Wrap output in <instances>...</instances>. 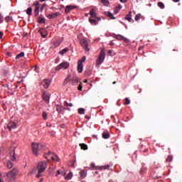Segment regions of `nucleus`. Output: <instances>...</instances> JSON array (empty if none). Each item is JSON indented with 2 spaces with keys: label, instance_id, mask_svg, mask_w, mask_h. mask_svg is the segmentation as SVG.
I'll list each match as a JSON object with an SVG mask.
<instances>
[{
  "label": "nucleus",
  "instance_id": "1",
  "mask_svg": "<svg viewBox=\"0 0 182 182\" xmlns=\"http://www.w3.org/2000/svg\"><path fill=\"white\" fill-rule=\"evenodd\" d=\"M16 174H18V169L14 168L11 171L6 173V176L8 178L9 181H11L12 180H15V178L16 177Z\"/></svg>",
  "mask_w": 182,
  "mask_h": 182
},
{
  "label": "nucleus",
  "instance_id": "2",
  "mask_svg": "<svg viewBox=\"0 0 182 182\" xmlns=\"http://www.w3.org/2000/svg\"><path fill=\"white\" fill-rule=\"evenodd\" d=\"M32 146V150H33V154H35L36 156H38V151H39V150L41 149H42V147H43V145L42 144H39L38 143H33L31 144Z\"/></svg>",
  "mask_w": 182,
  "mask_h": 182
},
{
  "label": "nucleus",
  "instance_id": "3",
  "mask_svg": "<svg viewBox=\"0 0 182 182\" xmlns=\"http://www.w3.org/2000/svg\"><path fill=\"white\" fill-rule=\"evenodd\" d=\"M106 56V53L105 52V50H101L100 53V55L98 57V58L97 59L96 63L97 65H102V63H103V61L105 60V58Z\"/></svg>",
  "mask_w": 182,
  "mask_h": 182
},
{
  "label": "nucleus",
  "instance_id": "4",
  "mask_svg": "<svg viewBox=\"0 0 182 182\" xmlns=\"http://www.w3.org/2000/svg\"><path fill=\"white\" fill-rule=\"evenodd\" d=\"M37 169L38 171V173H43V171L46 170V161H41L38 163L37 166Z\"/></svg>",
  "mask_w": 182,
  "mask_h": 182
},
{
  "label": "nucleus",
  "instance_id": "5",
  "mask_svg": "<svg viewBox=\"0 0 182 182\" xmlns=\"http://www.w3.org/2000/svg\"><path fill=\"white\" fill-rule=\"evenodd\" d=\"M80 43L86 52H89L90 49L88 47L89 43L86 38L81 39Z\"/></svg>",
  "mask_w": 182,
  "mask_h": 182
},
{
  "label": "nucleus",
  "instance_id": "6",
  "mask_svg": "<svg viewBox=\"0 0 182 182\" xmlns=\"http://www.w3.org/2000/svg\"><path fill=\"white\" fill-rule=\"evenodd\" d=\"M9 159L11 161H15L16 160V156H15V147L12 146L9 149Z\"/></svg>",
  "mask_w": 182,
  "mask_h": 182
},
{
  "label": "nucleus",
  "instance_id": "7",
  "mask_svg": "<svg viewBox=\"0 0 182 182\" xmlns=\"http://www.w3.org/2000/svg\"><path fill=\"white\" fill-rule=\"evenodd\" d=\"M63 40L60 38H58L55 39V41L53 42V46H51L52 49H56V48H59L60 44L62 43Z\"/></svg>",
  "mask_w": 182,
  "mask_h": 182
},
{
  "label": "nucleus",
  "instance_id": "8",
  "mask_svg": "<svg viewBox=\"0 0 182 182\" xmlns=\"http://www.w3.org/2000/svg\"><path fill=\"white\" fill-rule=\"evenodd\" d=\"M68 68H69V63H62L56 66L55 70H60V69H68Z\"/></svg>",
  "mask_w": 182,
  "mask_h": 182
},
{
  "label": "nucleus",
  "instance_id": "9",
  "mask_svg": "<svg viewBox=\"0 0 182 182\" xmlns=\"http://www.w3.org/2000/svg\"><path fill=\"white\" fill-rule=\"evenodd\" d=\"M33 5L36 6L34 9V15L35 16H38V15H39V9H41V4L38 1H35Z\"/></svg>",
  "mask_w": 182,
  "mask_h": 182
},
{
  "label": "nucleus",
  "instance_id": "10",
  "mask_svg": "<svg viewBox=\"0 0 182 182\" xmlns=\"http://www.w3.org/2000/svg\"><path fill=\"white\" fill-rule=\"evenodd\" d=\"M7 129H9V132L13 130V129H16V123L14 122H10L7 124Z\"/></svg>",
  "mask_w": 182,
  "mask_h": 182
},
{
  "label": "nucleus",
  "instance_id": "11",
  "mask_svg": "<svg viewBox=\"0 0 182 182\" xmlns=\"http://www.w3.org/2000/svg\"><path fill=\"white\" fill-rule=\"evenodd\" d=\"M74 86H76L79 83V77L76 75H73L72 79L70 80Z\"/></svg>",
  "mask_w": 182,
  "mask_h": 182
},
{
  "label": "nucleus",
  "instance_id": "12",
  "mask_svg": "<svg viewBox=\"0 0 182 182\" xmlns=\"http://www.w3.org/2000/svg\"><path fill=\"white\" fill-rule=\"evenodd\" d=\"M58 16H60V12L48 14L47 18H48V19H55V18H58Z\"/></svg>",
  "mask_w": 182,
  "mask_h": 182
},
{
  "label": "nucleus",
  "instance_id": "13",
  "mask_svg": "<svg viewBox=\"0 0 182 182\" xmlns=\"http://www.w3.org/2000/svg\"><path fill=\"white\" fill-rule=\"evenodd\" d=\"M41 85L45 87V89H48L50 85V80H43L41 82Z\"/></svg>",
  "mask_w": 182,
  "mask_h": 182
},
{
  "label": "nucleus",
  "instance_id": "14",
  "mask_svg": "<svg viewBox=\"0 0 182 182\" xmlns=\"http://www.w3.org/2000/svg\"><path fill=\"white\" fill-rule=\"evenodd\" d=\"M50 98V95L46 92L43 93V99L46 103H49V99Z\"/></svg>",
  "mask_w": 182,
  "mask_h": 182
},
{
  "label": "nucleus",
  "instance_id": "15",
  "mask_svg": "<svg viewBox=\"0 0 182 182\" xmlns=\"http://www.w3.org/2000/svg\"><path fill=\"white\" fill-rule=\"evenodd\" d=\"M77 70L79 73H82V72H83V63L81 62L77 63Z\"/></svg>",
  "mask_w": 182,
  "mask_h": 182
},
{
  "label": "nucleus",
  "instance_id": "16",
  "mask_svg": "<svg viewBox=\"0 0 182 182\" xmlns=\"http://www.w3.org/2000/svg\"><path fill=\"white\" fill-rule=\"evenodd\" d=\"M90 15L91 16V18H97V14H96V10L92 9L90 11Z\"/></svg>",
  "mask_w": 182,
  "mask_h": 182
},
{
  "label": "nucleus",
  "instance_id": "17",
  "mask_svg": "<svg viewBox=\"0 0 182 182\" xmlns=\"http://www.w3.org/2000/svg\"><path fill=\"white\" fill-rule=\"evenodd\" d=\"M89 22H90V23H91V25H94V26H96L98 23H97V19L92 18H89Z\"/></svg>",
  "mask_w": 182,
  "mask_h": 182
},
{
  "label": "nucleus",
  "instance_id": "18",
  "mask_svg": "<svg viewBox=\"0 0 182 182\" xmlns=\"http://www.w3.org/2000/svg\"><path fill=\"white\" fill-rule=\"evenodd\" d=\"M75 9V7L73 6H67L65 7V14H69L70 11Z\"/></svg>",
  "mask_w": 182,
  "mask_h": 182
},
{
  "label": "nucleus",
  "instance_id": "19",
  "mask_svg": "<svg viewBox=\"0 0 182 182\" xmlns=\"http://www.w3.org/2000/svg\"><path fill=\"white\" fill-rule=\"evenodd\" d=\"M122 8H123V6L121 4H119L118 6H117L114 9V12L115 14H118L119 11H120V9H122Z\"/></svg>",
  "mask_w": 182,
  "mask_h": 182
},
{
  "label": "nucleus",
  "instance_id": "20",
  "mask_svg": "<svg viewBox=\"0 0 182 182\" xmlns=\"http://www.w3.org/2000/svg\"><path fill=\"white\" fill-rule=\"evenodd\" d=\"M105 15L110 18L111 19H116V17L110 11H106Z\"/></svg>",
  "mask_w": 182,
  "mask_h": 182
},
{
  "label": "nucleus",
  "instance_id": "21",
  "mask_svg": "<svg viewBox=\"0 0 182 182\" xmlns=\"http://www.w3.org/2000/svg\"><path fill=\"white\" fill-rule=\"evenodd\" d=\"M38 23H45L46 22V19L43 17L39 16L38 18Z\"/></svg>",
  "mask_w": 182,
  "mask_h": 182
},
{
  "label": "nucleus",
  "instance_id": "22",
  "mask_svg": "<svg viewBox=\"0 0 182 182\" xmlns=\"http://www.w3.org/2000/svg\"><path fill=\"white\" fill-rule=\"evenodd\" d=\"M81 150H87L89 148L87 147V145L85 144H79Z\"/></svg>",
  "mask_w": 182,
  "mask_h": 182
},
{
  "label": "nucleus",
  "instance_id": "23",
  "mask_svg": "<svg viewBox=\"0 0 182 182\" xmlns=\"http://www.w3.org/2000/svg\"><path fill=\"white\" fill-rule=\"evenodd\" d=\"M125 19L129 22H132V11H130L125 17Z\"/></svg>",
  "mask_w": 182,
  "mask_h": 182
},
{
  "label": "nucleus",
  "instance_id": "24",
  "mask_svg": "<svg viewBox=\"0 0 182 182\" xmlns=\"http://www.w3.org/2000/svg\"><path fill=\"white\" fill-rule=\"evenodd\" d=\"M80 176H81L82 178H85V177H86V176H87V173L86 171H85V170H82V171L80 172Z\"/></svg>",
  "mask_w": 182,
  "mask_h": 182
},
{
  "label": "nucleus",
  "instance_id": "25",
  "mask_svg": "<svg viewBox=\"0 0 182 182\" xmlns=\"http://www.w3.org/2000/svg\"><path fill=\"white\" fill-rule=\"evenodd\" d=\"M6 168H11V167L14 166V164H12V161H7L6 164Z\"/></svg>",
  "mask_w": 182,
  "mask_h": 182
},
{
  "label": "nucleus",
  "instance_id": "26",
  "mask_svg": "<svg viewBox=\"0 0 182 182\" xmlns=\"http://www.w3.org/2000/svg\"><path fill=\"white\" fill-rule=\"evenodd\" d=\"M109 137H110V134H109V132H103L102 133L103 139H109Z\"/></svg>",
  "mask_w": 182,
  "mask_h": 182
},
{
  "label": "nucleus",
  "instance_id": "27",
  "mask_svg": "<svg viewBox=\"0 0 182 182\" xmlns=\"http://www.w3.org/2000/svg\"><path fill=\"white\" fill-rule=\"evenodd\" d=\"M101 3L104 6H109V2L107 0H101Z\"/></svg>",
  "mask_w": 182,
  "mask_h": 182
},
{
  "label": "nucleus",
  "instance_id": "28",
  "mask_svg": "<svg viewBox=\"0 0 182 182\" xmlns=\"http://www.w3.org/2000/svg\"><path fill=\"white\" fill-rule=\"evenodd\" d=\"M23 56H25V53L21 52L16 55V59H21V58H23Z\"/></svg>",
  "mask_w": 182,
  "mask_h": 182
},
{
  "label": "nucleus",
  "instance_id": "29",
  "mask_svg": "<svg viewBox=\"0 0 182 182\" xmlns=\"http://www.w3.org/2000/svg\"><path fill=\"white\" fill-rule=\"evenodd\" d=\"M69 50V48H65L64 49H63L61 51H60V55H65V53H66V52H68Z\"/></svg>",
  "mask_w": 182,
  "mask_h": 182
},
{
  "label": "nucleus",
  "instance_id": "30",
  "mask_svg": "<svg viewBox=\"0 0 182 182\" xmlns=\"http://www.w3.org/2000/svg\"><path fill=\"white\" fill-rule=\"evenodd\" d=\"M73 177V173L72 172H70L66 176H65V180H70Z\"/></svg>",
  "mask_w": 182,
  "mask_h": 182
},
{
  "label": "nucleus",
  "instance_id": "31",
  "mask_svg": "<svg viewBox=\"0 0 182 182\" xmlns=\"http://www.w3.org/2000/svg\"><path fill=\"white\" fill-rule=\"evenodd\" d=\"M109 167H110V166H109V165L100 166L99 168V170H108V168H109Z\"/></svg>",
  "mask_w": 182,
  "mask_h": 182
},
{
  "label": "nucleus",
  "instance_id": "32",
  "mask_svg": "<svg viewBox=\"0 0 182 182\" xmlns=\"http://www.w3.org/2000/svg\"><path fill=\"white\" fill-rule=\"evenodd\" d=\"M52 160H53V161H59V156H58V155H54L53 156H51Z\"/></svg>",
  "mask_w": 182,
  "mask_h": 182
},
{
  "label": "nucleus",
  "instance_id": "33",
  "mask_svg": "<svg viewBox=\"0 0 182 182\" xmlns=\"http://www.w3.org/2000/svg\"><path fill=\"white\" fill-rule=\"evenodd\" d=\"M40 33L42 38H46V36H48V33L45 31V30H43V31H41Z\"/></svg>",
  "mask_w": 182,
  "mask_h": 182
},
{
  "label": "nucleus",
  "instance_id": "34",
  "mask_svg": "<svg viewBox=\"0 0 182 182\" xmlns=\"http://www.w3.org/2000/svg\"><path fill=\"white\" fill-rule=\"evenodd\" d=\"M64 105L66 106V107H72L73 106V104L68 102V101L64 102Z\"/></svg>",
  "mask_w": 182,
  "mask_h": 182
},
{
  "label": "nucleus",
  "instance_id": "35",
  "mask_svg": "<svg viewBox=\"0 0 182 182\" xmlns=\"http://www.w3.org/2000/svg\"><path fill=\"white\" fill-rule=\"evenodd\" d=\"M26 14H27V15H32V7L27 9Z\"/></svg>",
  "mask_w": 182,
  "mask_h": 182
},
{
  "label": "nucleus",
  "instance_id": "36",
  "mask_svg": "<svg viewBox=\"0 0 182 182\" xmlns=\"http://www.w3.org/2000/svg\"><path fill=\"white\" fill-rule=\"evenodd\" d=\"M158 6L161 8V9H164V4L161 1L158 3Z\"/></svg>",
  "mask_w": 182,
  "mask_h": 182
},
{
  "label": "nucleus",
  "instance_id": "37",
  "mask_svg": "<svg viewBox=\"0 0 182 182\" xmlns=\"http://www.w3.org/2000/svg\"><path fill=\"white\" fill-rule=\"evenodd\" d=\"M78 113H79V114H85V109L79 108L78 109Z\"/></svg>",
  "mask_w": 182,
  "mask_h": 182
},
{
  "label": "nucleus",
  "instance_id": "38",
  "mask_svg": "<svg viewBox=\"0 0 182 182\" xmlns=\"http://www.w3.org/2000/svg\"><path fill=\"white\" fill-rule=\"evenodd\" d=\"M68 82H70V76L68 75L67 78H65L64 81V85H68Z\"/></svg>",
  "mask_w": 182,
  "mask_h": 182
},
{
  "label": "nucleus",
  "instance_id": "39",
  "mask_svg": "<svg viewBox=\"0 0 182 182\" xmlns=\"http://www.w3.org/2000/svg\"><path fill=\"white\" fill-rule=\"evenodd\" d=\"M42 116L44 120H47L48 119V114H46V112H43L42 113Z\"/></svg>",
  "mask_w": 182,
  "mask_h": 182
},
{
  "label": "nucleus",
  "instance_id": "40",
  "mask_svg": "<svg viewBox=\"0 0 182 182\" xmlns=\"http://www.w3.org/2000/svg\"><path fill=\"white\" fill-rule=\"evenodd\" d=\"M166 161H168L169 163L173 161V156H168V157L166 158Z\"/></svg>",
  "mask_w": 182,
  "mask_h": 182
},
{
  "label": "nucleus",
  "instance_id": "41",
  "mask_svg": "<svg viewBox=\"0 0 182 182\" xmlns=\"http://www.w3.org/2000/svg\"><path fill=\"white\" fill-rule=\"evenodd\" d=\"M140 18H141V14H138L135 16V21H139V19H140Z\"/></svg>",
  "mask_w": 182,
  "mask_h": 182
},
{
  "label": "nucleus",
  "instance_id": "42",
  "mask_svg": "<svg viewBox=\"0 0 182 182\" xmlns=\"http://www.w3.org/2000/svg\"><path fill=\"white\" fill-rule=\"evenodd\" d=\"M123 36H120V35H118L116 36V39H117V41H123Z\"/></svg>",
  "mask_w": 182,
  "mask_h": 182
},
{
  "label": "nucleus",
  "instance_id": "43",
  "mask_svg": "<svg viewBox=\"0 0 182 182\" xmlns=\"http://www.w3.org/2000/svg\"><path fill=\"white\" fill-rule=\"evenodd\" d=\"M124 105H130V100H129V98H125Z\"/></svg>",
  "mask_w": 182,
  "mask_h": 182
},
{
  "label": "nucleus",
  "instance_id": "44",
  "mask_svg": "<svg viewBox=\"0 0 182 182\" xmlns=\"http://www.w3.org/2000/svg\"><path fill=\"white\" fill-rule=\"evenodd\" d=\"M56 112H58V113H62V109L60 108V107L57 106Z\"/></svg>",
  "mask_w": 182,
  "mask_h": 182
},
{
  "label": "nucleus",
  "instance_id": "45",
  "mask_svg": "<svg viewBox=\"0 0 182 182\" xmlns=\"http://www.w3.org/2000/svg\"><path fill=\"white\" fill-rule=\"evenodd\" d=\"M86 60V56H83L78 62H80L81 63H83Z\"/></svg>",
  "mask_w": 182,
  "mask_h": 182
},
{
  "label": "nucleus",
  "instance_id": "46",
  "mask_svg": "<svg viewBox=\"0 0 182 182\" xmlns=\"http://www.w3.org/2000/svg\"><path fill=\"white\" fill-rule=\"evenodd\" d=\"M6 22H9V21H11L12 20V17H11V16H7V17H6Z\"/></svg>",
  "mask_w": 182,
  "mask_h": 182
},
{
  "label": "nucleus",
  "instance_id": "47",
  "mask_svg": "<svg viewBox=\"0 0 182 182\" xmlns=\"http://www.w3.org/2000/svg\"><path fill=\"white\" fill-rule=\"evenodd\" d=\"M122 41H124L126 43H129V39L126 38L125 37H123Z\"/></svg>",
  "mask_w": 182,
  "mask_h": 182
},
{
  "label": "nucleus",
  "instance_id": "48",
  "mask_svg": "<svg viewBox=\"0 0 182 182\" xmlns=\"http://www.w3.org/2000/svg\"><path fill=\"white\" fill-rule=\"evenodd\" d=\"M45 6H46V4H43L41 6V11H43Z\"/></svg>",
  "mask_w": 182,
  "mask_h": 182
},
{
  "label": "nucleus",
  "instance_id": "49",
  "mask_svg": "<svg viewBox=\"0 0 182 182\" xmlns=\"http://www.w3.org/2000/svg\"><path fill=\"white\" fill-rule=\"evenodd\" d=\"M82 84H80L79 86H78V90H82Z\"/></svg>",
  "mask_w": 182,
  "mask_h": 182
},
{
  "label": "nucleus",
  "instance_id": "50",
  "mask_svg": "<svg viewBox=\"0 0 182 182\" xmlns=\"http://www.w3.org/2000/svg\"><path fill=\"white\" fill-rule=\"evenodd\" d=\"M4 21V17L0 14V23Z\"/></svg>",
  "mask_w": 182,
  "mask_h": 182
},
{
  "label": "nucleus",
  "instance_id": "51",
  "mask_svg": "<svg viewBox=\"0 0 182 182\" xmlns=\"http://www.w3.org/2000/svg\"><path fill=\"white\" fill-rule=\"evenodd\" d=\"M4 36V32L0 31V39Z\"/></svg>",
  "mask_w": 182,
  "mask_h": 182
},
{
  "label": "nucleus",
  "instance_id": "52",
  "mask_svg": "<svg viewBox=\"0 0 182 182\" xmlns=\"http://www.w3.org/2000/svg\"><path fill=\"white\" fill-rule=\"evenodd\" d=\"M41 174H42V173H38V174L36 175L37 178H39V177H41Z\"/></svg>",
  "mask_w": 182,
  "mask_h": 182
},
{
  "label": "nucleus",
  "instance_id": "53",
  "mask_svg": "<svg viewBox=\"0 0 182 182\" xmlns=\"http://www.w3.org/2000/svg\"><path fill=\"white\" fill-rule=\"evenodd\" d=\"M120 2H122V4H124L126 2H127V0H119Z\"/></svg>",
  "mask_w": 182,
  "mask_h": 182
},
{
  "label": "nucleus",
  "instance_id": "54",
  "mask_svg": "<svg viewBox=\"0 0 182 182\" xmlns=\"http://www.w3.org/2000/svg\"><path fill=\"white\" fill-rule=\"evenodd\" d=\"M63 172H60V171H57L56 176H59V174H62Z\"/></svg>",
  "mask_w": 182,
  "mask_h": 182
},
{
  "label": "nucleus",
  "instance_id": "55",
  "mask_svg": "<svg viewBox=\"0 0 182 182\" xmlns=\"http://www.w3.org/2000/svg\"><path fill=\"white\" fill-rule=\"evenodd\" d=\"M113 45H114V43H113V41H111L109 43V46H113Z\"/></svg>",
  "mask_w": 182,
  "mask_h": 182
},
{
  "label": "nucleus",
  "instance_id": "56",
  "mask_svg": "<svg viewBox=\"0 0 182 182\" xmlns=\"http://www.w3.org/2000/svg\"><path fill=\"white\" fill-rule=\"evenodd\" d=\"M143 171H144V168H141V169L140 170V174H143Z\"/></svg>",
  "mask_w": 182,
  "mask_h": 182
},
{
  "label": "nucleus",
  "instance_id": "57",
  "mask_svg": "<svg viewBox=\"0 0 182 182\" xmlns=\"http://www.w3.org/2000/svg\"><path fill=\"white\" fill-rule=\"evenodd\" d=\"M112 52H113V50H109L108 51L109 55H112Z\"/></svg>",
  "mask_w": 182,
  "mask_h": 182
},
{
  "label": "nucleus",
  "instance_id": "58",
  "mask_svg": "<svg viewBox=\"0 0 182 182\" xmlns=\"http://www.w3.org/2000/svg\"><path fill=\"white\" fill-rule=\"evenodd\" d=\"M47 154H48V156L50 155V154H52V151H48V153H47Z\"/></svg>",
  "mask_w": 182,
  "mask_h": 182
},
{
  "label": "nucleus",
  "instance_id": "59",
  "mask_svg": "<svg viewBox=\"0 0 182 182\" xmlns=\"http://www.w3.org/2000/svg\"><path fill=\"white\" fill-rule=\"evenodd\" d=\"M96 19H97V21H102V18H101L100 17H98V18H97Z\"/></svg>",
  "mask_w": 182,
  "mask_h": 182
},
{
  "label": "nucleus",
  "instance_id": "60",
  "mask_svg": "<svg viewBox=\"0 0 182 182\" xmlns=\"http://www.w3.org/2000/svg\"><path fill=\"white\" fill-rule=\"evenodd\" d=\"M173 1V2H180V0H172Z\"/></svg>",
  "mask_w": 182,
  "mask_h": 182
},
{
  "label": "nucleus",
  "instance_id": "61",
  "mask_svg": "<svg viewBox=\"0 0 182 182\" xmlns=\"http://www.w3.org/2000/svg\"><path fill=\"white\" fill-rule=\"evenodd\" d=\"M83 82H84V83H87V80H85L83 81Z\"/></svg>",
  "mask_w": 182,
  "mask_h": 182
},
{
  "label": "nucleus",
  "instance_id": "62",
  "mask_svg": "<svg viewBox=\"0 0 182 182\" xmlns=\"http://www.w3.org/2000/svg\"><path fill=\"white\" fill-rule=\"evenodd\" d=\"M91 166H92V167H95V164H91Z\"/></svg>",
  "mask_w": 182,
  "mask_h": 182
},
{
  "label": "nucleus",
  "instance_id": "63",
  "mask_svg": "<svg viewBox=\"0 0 182 182\" xmlns=\"http://www.w3.org/2000/svg\"><path fill=\"white\" fill-rule=\"evenodd\" d=\"M112 85H116V81H114V82H112Z\"/></svg>",
  "mask_w": 182,
  "mask_h": 182
},
{
  "label": "nucleus",
  "instance_id": "64",
  "mask_svg": "<svg viewBox=\"0 0 182 182\" xmlns=\"http://www.w3.org/2000/svg\"><path fill=\"white\" fill-rule=\"evenodd\" d=\"M66 110H70V108H66Z\"/></svg>",
  "mask_w": 182,
  "mask_h": 182
}]
</instances>
